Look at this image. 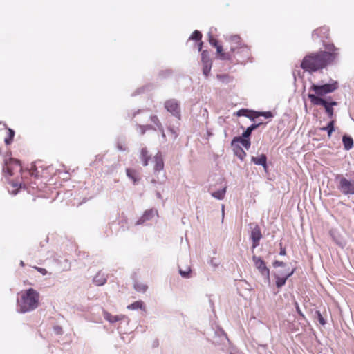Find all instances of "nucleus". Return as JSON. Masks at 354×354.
<instances>
[{"label":"nucleus","mask_w":354,"mask_h":354,"mask_svg":"<svg viewBox=\"0 0 354 354\" xmlns=\"http://www.w3.org/2000/svg\"><path fill=\"white\" fill-rule=\"evenodd\" d=\"M326 49L328 51H318L306 55L301 63V68L313 73L334 62L339 55V49L334 44H328Z\"/></svg>","instance_id":"f257e3e1"},{"label":"nucleus","mask_w":354,"mask_h":354,"mask_svg":"<svg viewBox=\"0 0 354 354\" xmlns=\"http://www.w3.org/2000/svg\"><path fill=\"white\" fill-rule=\"evenodd\" d=\"M39 294L33 288H29L17 299V311L25 313L36 309L39 306Z\"/></svg>","instance_id":"f03ea898"},{"label":"nucleus","mask_w":354,"mask_h":354,"mask_svg":"<svg viewBox=\"0 0 354 354\" xmlns=\"http://www.w3.org/2000/svg\"><path fill=\"white\" fill-rule=\"evenodd\" d=\"M338 88V83L335 81L330 84H325L323 85L312 84L309 88L308 95H315L319 97L324 96L326 94L333 93Z\"/></svg>","instance_id":"7ed1b4c3"},{"label":"nucleus","mask_w":354,"mask_h":354,"mask_svg":"<svg viewBox=\"0 0 354 354\" xmlns=\"http://www.w3.org/2000/svg\"><path fill=\"white\" fill-rule=\"evenodd\" d=\"M311 103L314 105H322L324 107L326 113L330 118H333L334 115V110L333 106L337 105L335 101L326 100L322 97L315 96V95H308Z\"/></svg>","instance_id":"20e7f679"},{"label":"nucleus","mask_w":354,"mask_h":354,"mask_svg":"<svg viewBox=\"0 0 354 354\" xmlns=\"http://www.w3.org/2000/svg\"><path fill=\"white\" fill-rule=\"evenodd\" d=\"M255 268L258 270L259 272L264 279V282L268 286L270 285V272L269 268L266 266L265 261L261 257L254 255L252 257Z\"/></svg>","instance_id":"39448f33"},{"label":"nucleus","mask_w":354,"mask_h":354,"mask_svg":"<svg viewBox=\"0 0 354 354\" xmlns=\"http://www.w3.org/2000/svg\"><path fill=\"white\" fill-rule=\"evenodd\" d=\"M227 189V184L221 181L215 184H211L208 188V192L212 196L218 200H222L225 198Z\"/></svg>","instance_id":"423d86ee"},{"label":"nucleus","mask_w":354,"mask_h":354,"mask_svg":"<svg viewBox=\"0 0 354 354\" xmlns=\"http://www.w3.org/2000/svg\"><path fill=\"white\" fill-rule=\"evenodd\" d=\"M3 169L5 174L8 176H18L21 174L22 171V167L19 160L15 158H10V160L6 162Z\"/></svg>","instance_id":"0eeeda50"},{"label":"nucleus","mask_w":354,"mask_h":354,"mask_svg":"<svg viewBox=\"0 0 354 354\" xmlns=\"http://www.w3.org/2000/svg\"><path fill=\"white\" fill-rule=\"evenodd\" d=\"M165 109L178 120L181 118V110L179 102L176 99H169L164 103Z\"/></svg>","instance_id":"6e6552de"},{"label":"nucleus","mask_w":354,"mask_h":354,"mask_svg":"<svg viewBox=\"0 0 354 354\" xmlns=\"http://www.w3.org/2000/svg\"><path fill=\"white\" fill-rule=\"evenodd\" d=\"M338 188L344 194H354V178H340Z\"/></svg>","instance_id":"1a4fd4ad"},{"label":"nucleus","mask_w":354,"mask_h":354,"mask_svg":"<svg viewBox=\"0 0 354 354\" xmlns=\"http://www.w3.org/2000/svg\"><path fill=\"white\" fill-rule=\"evenodd\" d=\"M209 41L212 46L216 48L219 59L222 60H230L232 59L231 53L224 52L222 46L218 44L216 39L213 37H210Z\"/></svg>","instance_id":"9d476101"},{"label":"nucleus","mask_w":354,"mask_h":354,"mask_svg":"<svg viewBox=\"0 0 354 354\" xmlns=\"http://www.w3.org/2000/svg\"><path fill=\"white\" fill-rule=\"evenodd\" d=\"M228 42L230 44V51L227 53H230L232 57L233 56V54L240 48V47L243 46L241 37L238 35H232L230 37Z\"/></svg>","instance_id":"9b49d317"},{"label":"nucleus","mask_w":354,"mask_h":354,"mask_svg":"<svg viewBox=\"0 0 354 354\" xmlns=\"http://www.w3.org/2000/svg\"><path fill=\"white\" fill-rule=\"evenodd\" d=\"M236 55H237L236 59L238 61L244 62L250 58V49L248 46L243 45L242 47H240V48L235 53L233 54L232 57H236Z\"/></svg>","instance_id":"f8f14e48"},{"label":"nucleus","mask_w":354,"mask_h":354,"mask_svg":"<svg viewBox=\"0 0 354 354\" xmlns=\"http://www.w3.org/2000/svg\"><path fill=\"white\" fill-rule=\"evenodd\" d=\"M250 237L252 241V247L254 248L257 247L259 244V241L262 238L261 229L257 225L252 230Z\"/></svg>","instance_id":"ddd939ff"},{"label":"nucleus","mask_w":354,"mask_h":354,"mask_svg":"<svg viewBox=\"0 0 354 354\" xmlns=\"http://www.w3.org/2000/svg\"><path fill=\"white\" fill-rule=\"evenodd\" d=\"M8 184L10 187H8V190L9 193L13 195H16L20 189L25 187V185H23L21 183H19L15 179H10Z\"/></svg>","instance_id":"4468645a"},{"label":"nucleus","mask_w":354,"mask_h":354,"mask_svg":"<svg viewBox=\"0 0 354 354\" xmlns=\"http://www.w3.org/2000/svg\"><path fill=\"white\" fill-rule=\"evenodd\" d=\"M156 213L157 211L153 209L146 210L143 215L137 221L136 225H142L146 221L151 220Z\"/></svg>","instance_id":"2eb2a0df"},{"label":"nucleus","mask_w":354,"mask_h":354,"mask_svg":"<svg viewBox=\"0 0 354 354\" xmlns=\"http://www.w3.org/2000/svg\"><path fill=\"white\" fill-rule=\"evenodd\" d=\"M108 274L99 271L93 279V282L96 286H100L104 285L107 281Z\"/></svg>","instance_id":"dca6fc26"},{"label":"nucleus","mask_w":354,"mask_h":354,"mask_svg":"<svg viewBox=\"0 0 354 354\" xmlns=\"http://www.w3.org/2000/svg\"><path fill=\"white\" fill-rule=\"evenodd\" d=\"M241 144L246 149L250 147L251 142L250 139H246L243 136L234 137L232 141L231 145Z\"/></svg>","instance_id":"f3484780"},{"label":"nucleus","mask_w":354,"mask_h":354,"mask_svg":"<svg viewBox=\"0 0 354 354\" xmlns=\"http://www.w3.org/2000/svg\"><path fill=\"white\" fill-rule=\"evenodd\" d=\"M153 169L155 171H160L164 168V162L161 153H157L154 157Z\"/></svg>","instance_id":"a211bd4d"},{"label":"nucleus","mask_w":354,"mask_h":354,"mask_svg":"<svg viewBox=\"0 0 354 354\" xmlns=\"http://www.w3.org/2000/svg\"><path fill=\"white\" fill-rule=\"evenodd\" d=\"M139 158L142 162V164L144 166H146L148 165L149 161L151 159V155L149 153V150L147 149V147H142L140 149Z\"/></svg>","instance_id":"6ab92c4d"},{"label":"nucleus","mask_w":354,"mask_h":354,"mask_svg":"<svg viewBox=\"0 0 354 354\" xmlns=\"http://www.w3.org/2000/svg\"><path fill=\"white\" fill-rule=\"evenodd\" d=\"M295 271V269H292L290 272L287 274L282 276L281 277L275 278L276 279V286L278 288H281L286 284L287 279L291 277Z\"/></svg>","instance_id":"aec40b11"},{"label":"nucleus","mask_w":354,"mask_h":354,"mask_svg":"<svg viewBox=\"0 0 354 354\" xmlns=\"http://www.w3.org/2000/svg\"><path fill=\"white\" fill-rule=\"evenodd\" d=\"M234 154L240 158L241 160H243L245 157L246 156V153L244 151V150L242 149V147L239 145H231Z\"/></svg>","instance_id":"412c9836"},{"label":"nucleus","mask_w":354,"mask_h":354,"mask_svg":"<svg viewBox=\"0 0 354 354\" xmlns=\"http://www.w3.org/2000/svg\"><path fill=\"white\" fill-rule=\"evenodd\" d=\"M252 161L255 165H262L264 167V168H266L267 158L265 154H261V156H259L258 157H252Z\"/></svg>","instance_id":"4be33fe9"},{"label":"nucleus","mask_w":354,"mask_h":354,"mask_svg":"<svg viewBox=\"0 0 354 354\" xmlns=\"http://www.w3.org/2000/svg\"><path fill=\"white\" fill-rule=\"evenodd\" d=\"M342 142L344 147L346 150H349L353 147V140L351 136H344L342 138Z\"/></svg>","instance_id":"5701e85b"},{"label":"nucleus","mask_w":354,"mask_h":354,"mask_svg":"<svg viewBox=\"0 0 354 354\" xmlns=\"http://www.w3.org/2000/svg\"><path fill=\"white\" fill-rule=\"evenodd\" d=\"M202 38V34L198 30H194L193 33L192 34L190 39L196 40V41H200L198 44V50H201L202 46H203V42L201 41Z\"/></svg>","instance_id":"b1692460"},{"label":"nucleus","mask_w":354,"mask_h":354,"mask_svg":"<svg viewBox=\"0 0 354 354\" xmlns=\"http://www.w3.org/2000/svg\"><path fill=\"white\" fill-rule=\"evenodd\" d=\"M15 136V131L11 129H8L7 130V136L4 139V142L6 145H10L14 139Z\"/></svg>","instance_id":"393cba45"},{"label":"nucleus","mask_w":354,"mask_h":354,"mask_svg":"<svg viewBox=\"0 0 354 354\" xmlns=\"http://www.w3.org/2000/svg\"><path fill=\"white\" fill-rule=\"evenodd\" d=\"M104 319L109 321L110 323H115L122 319V317L118 315H112L108 312H105L104 314Z\"/></svg>","instance_id":"a878e982"},{"label":"nucleus","mask_w":354,"mask_h":354,"mask_svg":"<svg viewBox=\"0 0 354 354\" xmlns=\"http://www.w3.org/2000/svg\"><path fill=\"white\" fill-rule=\"evenodd\" d=\"M253 112L254 111H250L248 109H242L237 112L236 115L238 116H245L249 118H251L252 120H254Z\"/></svg>","instance_id":"bb28decb"},{"label":"nucleus","mask_w":354,"mask_h":354,"mask_svg":"<svg viewBox=\"0 0 354 354\" xmlns=\"http://www.w3.org/2000/svg\"><path fill=\"white\" fill-rule=\"evenodd\" d=\"M212 66V61H207L205 64H203V73L205 77H207L210 73Z\"/></svg>","instance_id":"cd10ccee"},{"label":"nucleus","mask_w":354,"mask_h":354,"mask_svg":"<svg viewBox=\"0 0 354 354\" xmlns=\"http://www.w3.org/2000/svg\"><path fill=\"white\" fill-rule=\"evenodd\" d=\"M334 125H335V120H332L328 124V125L326 127H322L321 129V130H322V131H328V136L329 137H330L333 131L335 130Z\"/></svg>","instance_id":"c85d7f7f"},{"label":"nucleus","mask_w":354,"mask_h":354,"mask_svg":"<svg viewBox=\"0 0 354 354\" xmlns=\"http://www.w3.org/2000/svg\"><path fill=\"white\" fill-rule=\"evenodd\" d=\"M258 127L259 124H252L243 133L242 136L246 139H249V137L250 136L252 131L257 129Z\"/></svg>","instance_id":"c756f323"},{"label":"nucleus","mask_w":354,"mask_h":354,"mask_svg":"<svg viewBox=\"0 0 354 354\" xmlns=\"http://www.w3.org/2000/svg\"><path fill=\"white\" fill-rule=\"evenodd\" d=\"M179 274L183 278H189L191 274V268L187 267L185 270H183L180 266H178Z\"/></svg>","instance_id":"7c9ffc66"},{"label":"nucleus","mask_w":354,"mask_h":354,"mask_svg":"<svg viewBox=\"0 0 354 354\" xmlns=\"http://www.w3.org/2000/svg\"><path fill=\"white\" fill-rule=\"evenodd\" d=\"M150 120L151 122H153L157 127L158 129H162V125L161 122H160L157 115H151Z\"/></svg>","instance_id":"2f4dec72"},{"label":"nucleus","mask_w":354,"mask_h":354,"mask_svg":"<svg viewBox=\"0 0 354 354\" xmlns=\"http://www.w3.org/2000/svg\"><path fill=\"white\" fill-rule=\"evenodd\" d=\"M142 302L140 301H137L131 304V305L128 306L129 309L136 310L142 308Z\"/></svg>","instance_id":"473e14b6"},{"label":"nucleus","mask_w":354,"mask_h":354,"mask_svg":"<svg viewBox=\"0 0 354 354\" xmlns=\"http://www.w3.org/2000/svg\"><path fill=\"white\" fill-rule=\"evenodd\" d=\"M253 115H254V118H257L260 115H263L267 118L272 117V114L270 111L261 112V113L260 112H253Z\"/></svg>","instance_id":"72a5a7b5"},{"label":"nucleus","mask_w":354,"mask_h":354,"mask_svg":"<svg viewBox=\"0 0 354 354\" xmlns=\"http://www.w3.org/2000/svg\"><path fill=\"white\" fill-rule=\"evenodd\" d=\"M315 315L317 316V320L319 321V324L322 326L325 325L326 322L322 315L321 314L319 310L315 311Z\"/></svg>","instance_id":"f704fd0d"},{"label":"nucleus","mask_w":354,"mask_h":354,"mask_svg":"<svg viewBox=\"0 0 354 354\" xmlns=\"http://www.w3.org/2000/svg\"><path fill=\"white\" fill-rule=\"evenodd\" d=\"M290 271L289 270H277L275 272H273V275L274 277V278H279V277H281L282 276H284L286 274H287L288 272H290Z\"/></svg>","instance_id":"c9c22d12"},{"label":"nucleus","mask_w":354,"mask_h":354,"mask_svg":"<svg viewBox=\"0 0 354 354\" xmlns=\"http://www.w3.org/2000/svg\"><path fill=\"white\" fill-rule=\"evenodd\" d=\"M134 288L136 289V291H138V292H145L147 288V286L146 285H144V284H138V283H135L134 284Z\"/></svg>","instance_id":"e433bc0d"},{"label":"nucleus","mask_w":354,"mask_h":354,"mask_svg":"<svg viewBox=\"0 0 354 354\" xmlns=\"http://www.w3.org/2000/svg\"><path fill=\"white\" fill-rule=\"evenodd\" d=\"M201 61L203 64H205L207 61H212L208 56L207 50H203L201 53Z\"/></svg>","instance_id":"4c0bfd02"},{"label":"nucleus","mask_w":354,"mask_h":354,"mask_svg":"<svg viewBox=\"0 0 354 354\" xmlns=\"http://www.w3.org/2000/svg\"><path fill=\"white\" fill-rule=\"evenodd\" d=\"M286 263L283 262V261H274L273 263H272V266L276 268L277 267H282L283 268H285L286 267Z\"/></svg>","instance_id":"58836bf2"},{"label":"nucleus","mask_w":354,"mask_h":354,"mask_svg":"<svg viewBox=\"0 0 354 354\" xmlns=\"http://www.w3.org/2000/svg\"><path fill=\"white\" fill-rule=\"evenodd\" d=\"M138 129H139L140 134L143 135L145 133V131L147 129H152V127L151 125H145V126L139 125Z\"/></svg>","instance_id":"ea45409f"},{"label":"nucleus","mask_w":354,"mask_h":354,"mask_svg":"<svg viewBox=\"0 0 354 354\" xmlns=\"http://www.w3.org/2000/svg\"><path fill=\"white\" fill-rule=\"evenodd\" d=\"M209 263L214 268L217 267L219 265V262L217 261L216 258H212L209 261Z\"/></svg>","instance_id":"a19ab883"},{"label":"nucleus","mask_w":354,"mask_h":354,"mask_svg":"<svg viewBox=\"0 0 354 354\" xmlns=\"http://www.w3.org/2000/svg\"><path fill=\"white\" fill-rule=\"evenodd\" d=\"M295 308H296V311L297 313L302 317H304V315L303 314L302 311L301 310L299 306V304L297 302L295 303Z\"/></svg>","instance_id":"79ce46f5"},{"label":"nucleus","mask_w":354,"mask_h":354,"mask_svg":"<svg viewBox=\"0 0 354 354\" xmlns=\"http://www.w3.org/2000/svg\"><path fill=\"white\" fill-rule=\"evenodd\" d=\"M35 268L41 273L43 275H45L47 273V270L45 268H39V267H35Z\"/></svg>","instance_id":"37998d69"},{"label":"nucleus","mask_w":354,"mask_h":354,"mask_svg":"<svg viewBox=\"0 0 354 354\" xmlns=\"http://www.w3.org/2000/svg\"><path fill=\"white\" fill-rule=\"evenodd\" d=\"M279 245H280V252H279V254L281 255V256L286 255V248L282 246V243H280Z\"/></svg>","instance_id":"c03bdc74"},{"label":"nucleus","mask_w":354,"mask_h":354,"mask_svg":"<svg viewBox=\"0 0 354 354\" xmlns=\"http://www.w3.org/2000/svg\"><path fill=\"white\" fill-rule=\"evenodd\" d=\"M54 330L55 331V333L57 334H62V328L59 326H56L54 327Z\"/></svg>","instance_id":"a18cd8bd"},{"label":"nucleus","mask_w":354,"mask_h":354,"mask_svg":"<svg viewBox=\"0 0 354 354\" xmlns=\"http://www.w3.org/2000/svg\"><path fill=\"white\" fill-rule=\"evenodd\" d=\"M127 175L128 176V177H133V171L131 170L130 169H127Z\"/></svg>","instance_id":"49530a36"},{"label":"nucleus","mask_w":354,"mask_h":354,"mask_svg":"<svg viewBox=\"0 0 354 354\" xmlns=\"http://www.w3.org/2000/svg\"><path fill=\"white\" fill-rule=\"evenodd\" d=\"M156 196H157V197H158V198H161V194H160V193L159 192H157V193H156Z\"/></svg>","instance_id":"de8ad7c7"},{"label":"nucleus","mask_w":354,"mask_h":354,"mask_svg":"<svg viewBox=\"0 0 354 354\" xmlns=\"http://www.w3.org/2000/svg\"><path fill=\"white\" fill-rule=\"evenodd\" d=\"M133 180V183L136 184V183L137 182V180L139 179V178H132Z\"/></svg>","instance_id":"09e8293b"},{"label":"nucleus","mask_w":354,"mask_h":354,"mask_svg":"<svg viewBox=\"0 0 354 354\" xmlns=\"http://www.w3.org/2000/svg\"><path fill=\"white\" fill-rule=\"evenodd\" d=\"M20 265H21V266H24V261H21V262H20Z\"/></svg>","instance_id":"8fccbe9b"},{"label":"nucleus","mask_w":354,"mask_h":354,"mask_svg":"<svg viewBox=\"0 0 354 354\" xmlns=\"http://www.w3.org/2000/svg\"><path fill=\"white\" fill-rule=\"evenodd\" d=\"M222 211H223V214H224V205H222Z\"/></svg>","instance_id":"3c124183"},{"label":"nucleus","mask_w":354,"mask_h":354,"mask_svg":"<svg viewBox=\"0 0 354 354\" xmlns=\"http://www.w3.org/2000/svg\"><path fill=\"white\" fill-rule=\"evenodd\" d=\"M317 30H315V32L313 33V36L315 35V32H316Z\"/></svg>","instance_id":"603ef678"},{"label":"nucleus","mask_w":354,"mask_h":354,"mask_svg":"<svg viewBox=\"0 0 354 354\" xmlns=\"http://www.w3.org/2000/svg\"><path fill=\"white\" fill-rule=\"evenodd\" d=\"M155 182H156V181H155V180H154V179H153V180H152V183H155Z\"/></svg>","instance_id":"864d4df0"}]
</instances>
